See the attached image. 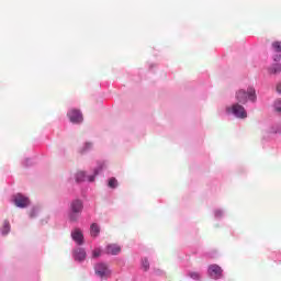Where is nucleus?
I'll use <instances>...</instances> for the list:
<instances>
[{
	"mask_svg": "<svg viewBox=\"0 0 281 281\" xmlns=\"http://www.w3.org/2000/svg\"><path fill=\"white\" fill-rule=\"evenodd\" d=\"M236 100L240 104H247V101L250 100V102H256V89L248 88L247 91L239 90L236 93Z\"/></svg>",
	"mask_w": 281,
	"mask_h": 281,
	"instance_id": "nucleus-1",
	"label": "nucleus"
},
{
	"mask_svg": "<svg viewBox=\"0 0 281 281\" xmlns=\"http://www.w3.org/2000/svg\"><path fill=\"white\" fill-rule=\"evenodd\" d=\"M226 111L228 113H233V115H235V117H238L239 120H245L247 117V111L243 105L238 103L226 108Z\"/></svg>",
	"mask_w": 281,
	"mask_h": 281,
	"instance_id": "nucleus-2",
	"label": "nucleus"
},
{
	"mask_svg": "<svg viewBox=\"0 0 281 281\" xmlns=\"http://www.w3.org/2000/svg\"><path fill=\"white\" fill-rule=\"evenodd\" d=\"M82 201L75 200L70 204V221H78V216L80 215V212H82Z\"/></svg>",
	"mask_w": 281,
	"mask_h": 281,
	"instance_id": "nucleus-3",
	"label": "nucleus"
},
{
	"mask_svg": "<svg viewBox=\"0 0 281 281\" xmlns=\"http://www.w3.org/2000/svg\"><path fill=\"white\" fill-rule=\"evenodd\" d=\"M94 271L95 274L99 276V278H106V276L111 273V271L109 270V266H106L105 263H97L94 266Z\"/></svg>",
	"mask_w": 281,
	"mask_h": 281,
	"instance_id": "nucleus-4",
	"label": "nucleus"
},
{
	"mask_svg": "<svg viewBox=\"0 0 281 281\" xmlns=\"http://www.w3.org/2000/svg\"><path fill=\"white\" fill-rule=\"evenodd\" d=\"M209 274L213 280H218L223 277V269L218 265H212L209 267Z\"/></svg>",
	"mask_w": 281,
	"mask_h": 281,
	"instance_id": "nucleus-5",
	"label": "nucleus"
},
{
	"mask_svg": "<svg viewBox=\"0 0 281 281\" xmlns=\"http://www.w3.org/2000/svg\"><path fill=\"white\" fill-rule=\"evenodd\" d=\"M14 204L16 205V207H27V205H30V199L21 193H18L14 196Z\"/></svg>",
	"mask_w": 281,
	"mask_h": 281,
	"instance_id": "nucleus-6",
	"label": "nucleus"
},
{
	"mask_svg": "<svg viewBox=\"0 0 281 281\" xmlns=\"http://www.w3.org/2000/svg\"><path fill=\"white\" fill-rule=\"evenodd\" d=\"M68 117L72 124H80V122H82V113L78 110H70L68 112Z\"/></svg>",
	"mask_w": 281,
	"mask_h": 281,
	"instance_id": "nucleus-7",
	"label": "nucleus"
},
{
	"mask_svg": "<svg viewBox=\"0 0 281 281\" xmlns=\"http://www.w3.org/2000/svg\"><path fill=\"white\" fill-rule=\"evenodd\" d=\"M105 251L110 256H117V254L122 252V247L117 244H110V245L106 246Z\"/></svg>",
	"mask_w": 281,
	"mask_h": 281,
	"instance_id": "nucleus-8",
	"label": "nucleus"
},
{
	"mask_svg": "<svg viewBox=\"0 0 281 281\" xmlns=\"http://www.w3.org/2000/svg\"><path fill=\"white\" fill-rule=\"evenodd\" d=\"M71 238L75 240V243H77V245H82L85 243V236L80 229H75L71 233Z\"/></svg>",
	"mask_w": 281,
	"mask_h": 281,
	"instance_id": "nucleus-9",
	"label": "nucleus"
},
{
	"mask_svg": "<svg viewBox=\"0 0 281 281\" xmlns=\"http://www.w3.org/2000/svg\"><path fill=\"white\" fill-rule=\"evenodd\" d=\"M74 258L78 262H82V260H85L87 258V251H85V249H82V248H77L74 251Z\"/></svg>",
	"mask_w": 281,
	"mask_h": 281,
	"instance_id": "nucleus-10",
	"label": "nucleus"
},
{
	"mask_svg": "<svg viewBox=\"0 0 281 281\" xmlns=\"http://www.w3.org/2000/svg\"><path fill=\"white\" fill-rule=\"evenodd\" d=\"M1 233L3 236H8V234H10V222L9 221L3 222V225L1 227Z\"/></svg>",
	"mask_w": 281,
	"mask_h": 281,
	"instance_id": "nucleus-11",
	"label": "nucleus"
},
{
	"mask_svg": "<svg viewBox=\"0 0 281 281\" xmlns=\"http://www.w3.org/2000/svg\"><path fill=\"white\" fill-rule=\"evenodd\" d=\"M90 234H91V236H93L95 238L98 236V234H100V226H98V224L93 223L90 226Z\"/></svg>",
	"mask_w": 281,
	"mask_h": 281,
	"instance_id": "nucleus-12",
	"label": "nucleus"
},
{
	"mask_svg": "<svg viewBox=\"0 0 281 281\" xmlns=\"http://www.w3.org/2000/svg\"><path fill=\"white\" fill-rule=\"evenodd\" d=\"M271 47L273 49V52H277L278 54H281V42L280 41H276L271 44Z\"/></svg>",
	"mask_w": 281,
	"mask_h": 281,
	"instance_id": "nucleus-13",
	"label": "nucleus"
},
{
	"mask_svg": "<svg viewBox=\"0 0 281 281\" xmlns=\"http://www.w3.org/2000/svg\"><path fill=\"white\" fill-rule=\"evenodd\" d=\"M109 188L115 189L117 187V179L111 178L108 183Z\"/></svg>",
	"mask_w": 281,
	"mask_h": 281,
	"instance_id": "nucleus-14",
	"label": "nucleus"
},
{
	"mask_svg": "<svg viewBox=\"0 0 281 281\" xmlns=\"http://www.w3.org/2000/svg\"><path fill=\"white\" fill-rule=\"evenodd\" d=\"M281 71V65L280 64H276L272 68H271V72L272 74H280Z\"/></svg>",
	"mask_w": 281,
	"mask_h": 281,
	"instance_id": "nucleus-15",
	"label": "nucleus"
},
{
	"mask_svg": "<svg viewBox=\"0 0 281 281\" xmlns=\"http://www.w3.org/2000/svg\"><path fill=\"white\" fill-rule=\"evenodd\" d=\"M102 256V250L100 248H97L92 251V258H100Z\"/></svg>",
	"mask_w": 281,
	"mask_h": 281,
	"instance_id": "nucleus-16",
	"label": "nucleus"
},
{
	"mask_svg": "<svg viewBox=\"0 0 281 281\" xmlns=\"http://www.w3.org/2000/svg\"><path fill=\"white\" fill-rule=\"evenodd\" d=\"M142 265L145 271H148V269H150V263L148 262V259H143Z\"/></svg>",
	"mask_w": 281,
	"mask_h": 281,
	"instance_id": "nucleus-17",
	"label": "nucleus"
},
{
	"mask_svg": "<svg viewBox=\"0 0 281 281\" xmlns=\"http://www.w3.org/2000/svg\"><path fill=\"white\" fill-rule=\"evenodd\" d=\"M189 276H190V278H192V280L201 279V274L199 272H190Z\"/></svg>",
	"mask_w": 281,
	"mask_h": 281,
	"instance_id": "nucleus-18",
	"label": "nucleus"
},
{
	"mask_svg": "<svg viewBox=\"0 0 281 281\" xmlns=\"http://www.w3.org/2000/svg\"><path fill=\"white\" fill-rule=\"evenodd\" d=\"M86 173L85 171H79L77 173V181H85Z\"/></svg>",
	"mask_w": 281,
	"mask_h": 281,
	"instance_id": "nucleus-19",
	"label": "nucleus"
},
{
	"mask_svg": "<svg viewBox=\"0 0 281 281\" xmlns=\"http://www.w3.org/2000/svg\"><path fill=\"white\" fill-rule=\"evenodd\" d=\"M274 111H277V113H281V101H276Z\"/></svg>",
	"mask_w": 281,
	"mask_h": 281,
	"instance_id": "nucleus-20",
	"label": "nucleus"
},
{
	"mask_svg": "<svg viewBox=\"0 0 281 281\" xmlns=\"http://www.w3.org/2000/svg\"><path fill=\"white\" fill-rule=\"evenodd\" d=\"M271 133L280 134L281 133V125H278L277 127H272Z\"/></svg>",
	"mask_w": 281,
	"mask_h": 281,
	"instance_id": "nucleus-21",
	"label": "nucleus"
},
{
	"mask_svg": "<svg viewBox=\"0 0 281 281\" xmlns=\"http://www.w3.org/2000/svg\"><path fill=\"white\" fill-rule=\"evenodd\" d=\"M97 175H98V171H94V175H93V176H89V177H88V181H90V182L95 181Z\"/></svg>",
	"mask_w": 281,
	"mask_h": 281,
	"instance_id": "nucleus-22",
	"label": "nucleus"
},
{
	"mask_svg": "<svg viewBox=\"0 0 281 281\" xmlns=\"http://www.w3.org/2000/svg\"><path fill=\"white\" fill-rule=\"evenodd\" d=\"M277 92L281 93V83L277 85Z\"/></svg>",
	"mask_w": 281,
	"mask_h": 281,
	"instance_id": "nucleus-23",
	"label": "nucleus"
},
{
	"mask_svg": "<svg viewBox=\"0 0 281 281\" xmlns=\"http://www.w3.org/2000/svg\"><path fill=\"white\" fill-rule=\"evenodd\" d=\"M280 59H281V56H280V55H277V56L274 57L276 63H278Z\"/></svg>",
	"mask_w": 281,
	"mask_h": 281,
	"instance_id": "nucleus-24",
	"label": "nucleus"
},
{
	"mask_svg": "<svg viewBox=\"0 0 281 281\" xmlns=\"http://www.w3.org/2000/svg\"><path fill=\"white\" fill-rule=\"evenodd\" d=\"M87 148H91V143H87V144H86V149H87Z\"/></svg>",
	"mask_w": 281,
	"mask_h": 281,
	"instance_id": "nucleus-25",
	"label": "nucleus"
}]
</instances>
